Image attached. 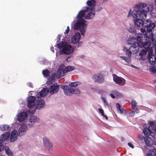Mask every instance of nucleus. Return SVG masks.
<instances>
[{"label": "nucleus", "mask_w": 156, "mask_h": 156, "mask_svg": "<svg viewBox=\"0 0 156 156\" xmlns=\"http://www.w3.org/2000/svg\"><path fill=\"white\" fill-rule=\"evenodd\" d=\"M123 50L125 51L126 55L128 56V57L127 58L125 56H120V57L122 59L125 60L127 63H129L131 61V55H130V56L128 54V49L126 47H123Z\"/></svg>", "instance_id": "nucleus-12"}, {"label": "nucleus", "mask_w": 156, "mask_h": 156, "mask_svg": "<svg viewBox=\"0 0 156 156\" xmlns=\"http://www.w3.org/2000/svg\"><path fill=\"white\" fill-rule=\"evenodd\" d=\"M98 110L99 112L101 114L102 116L104 115V111L102 109L100 108H99Z\"/></svg>", "instance_id": "nucleus-44"}, {"label": "nucleus", "mask_w": 156, "mask_h": 156, "mask_svg": "<svg viewBox=\"0 0 156 156\" xmlns=\"http://www.w3.org/2000/svg\"><path fill=\"white\" fill-rule=\"evenodd\" d=\"M155 54L156 55V49H155Z\"/></svg>", "instance_id": "nucleus-58"}, {"label": "nucleus", "mask_w": 156, "mask_h": 156, "mask_svg": "<svg viewBox=\"0 0 156 156\" xmlns=\"http://www.w3.org/2000/svg\"><path fill=\"white\" fill-rule=\"evenodd\" d=\"M10 135L9 132H6L3 134L0 137V151H3L5 148L4 146L2 143L9 139Z\"/></svg>", "instance_id": "nucleus-9"}, {"label": "nucleus", "mask_w": 156, "mask_h": 156, "mask_svg": "<svg viewBox=\"0 0 156 156\" xmlns=\"http://www.w3.org/2000/svg\"><path fill=\"white\" fill-rule=\"evenodd\" d=\"M27 114L26 113L23 112L19 113L17 117V119L20 122L23 121L27 118Z\"/></svg>", "instance_id": "nucleus-23"}, {"label": "nucleus", "mask_w": 156, "mask_h": 156, "mask_svg": "<svg viewBox=\"0 0 156 156\" xmlns=\"http://www.w3.org/2000/svg\"><path fill=\"white\" fill-rule=\"evenodd\" d=\"M49 92V90L48 88H44L39 93L40 96H37V98L39 99L42 97H44L48 95Z\"/></svg>", "instance_id": "nucleus-20"}, {"label": "nucleus", "mask_w": 156, "mask_h": 156, "mask_svg": "<svg viewBox=\"0 0 156 156\" xmlns=\"http://www.w3.org/2000/svg\"><path fill=\"white\" fill-rule=\"evenodd\" d=\"M42 73L45 77H47L49 76L50 72L48 69H46L43 70Z\"/></svg>", "instance_id": "nucleus-33"}, {"label": "nucleus", "mask_w": 156, "mask_h": 156, "mask_svg": "<svg viewBox=\"0 0 156 156\" xmlns=\"http://www.w3.org/2000/svg\"><path fill=\"white\" fill-rule=\"evenodd\" d=\"M92 79L96 83H101L104 81V75L100 73H97L93 75Z\"/></svg>", "instance_id": "nucleus-10"}, {"label": "nucleus", "mask_w": 156, "mask_h": 156, "mask_svg": "<svg viewBox=\"0 0 156 156\" xmlns=\"http://www.w3.org/2000/svg\"><path fill=\"white\" fill-rule=\"evenodd\" d=\"M129 15H130V14H129L128 15V17H129Z\"/></svg>", "instance_id": "nucleus-60"}, {"label": "nucleus", "mask_w": 156, "mask_h": 156, "mask_svg": "<svg viewBox=\"0 0 156 156\" xmlns=\"http://www.w3.org/2000/svg\"><path fill=\"white\" fill-rule=\"evenodd\" d=\"M37 104L36 106V108L40 109L43 108L45 105V102L44 100H40L37 101Z\"/></svg>", "instance_id": "nucleus-25"}, {"label": "nucleus", "mask_w": 156, "mask_h": 156, "mask_svg": "<svg viewBox=\"0 0 156 156\" xmlns=\"http://www.w3.org/2000/svg\"><path fill=\"white\" fill-rule=\"evenodd\" d=\"M129 114L131 116L133 115H135V112L133 111H132L130 112Z\"/></svg>", "instance_id": "nucleus-48"}, {"label": "nucleus", "mask_w": 156, "mask_h": 156, "mask_svg": "<svg viewBox=\"0 0 156 156\" xmlns=\"http://www.w3.org/2000/svg\"><path fill=\"white\" fill-rule=\"evenodd\" d=\"M59 85L51 86L49 88V92L51 94L57 93L59 90Z\"/></svg>", "instance_id": "nucleus-21"}, {"label": "nucleus", "mask_w": 156, "mask_h": 156, "mask_svg": "<svg viewBox=\"0 0 156 156\" xmlns=\"http://www.w3.org/2000/svg\"><path fill=\"white\" fill-rule=\"evenodd\" d=\"M78 82H73L69 84V86L71 87H74L77 86L78 85Z\"/></svg>", "instance_id": "nucleus-38"}, {"label": "nucleus", "mask_w": 156, "mask_h": 156, "mask_svg": "<svg viewBox=\"0 0 156 156\" xmlns=\"http://www.w3.org/2000/svg\"><path fill=\"white\" fill-rule=\"evenodd\" d=\"M104 105L106 106H108V102L106 101H105L104 102Z\"/></svg>", "instance_id": "nucleus-50"}, {"label": "nucleus", "mask_w": 156, "mask_h": 156, "mask_svg": "<svg viewBox=\"0 0 156 156\" xmlns=\"http://www.w3.org/2000/svg\"><path fill=\"white\" fill-rule=\"evenodd\" d=\"M118 111H119L121 114H124L125 115L126 114V110L123 108H121L120 110H119Z\"/></svg>", "instance_id": "nucleus-40"}, {"label": "nucleus", "mask_w": 156, "mask_h": 156, "mask_svg": "<svg viewBox=\"0 0 156 156\" xmlns=\"http://www.w3.org/2000/svg\"><path fill=\"white\" fill-rule=\"evenodd\" d=\"M135 112L136 113H138L139 112V110L138 109L136 108L135 110Z\"/></svg>", "instance_id": "nucleus-53"}, {"label": "nucleus", "mask_w": 156, "mask_h": 156, "mask_svg": "<svg viewBox=\"0 0 156 156\" xmlns=\"http://www.w3.org/2000/svg\"><path fill=\"white\" fill-rule=\"evenodd\" d=\"M154 124V122L152 121H150L149 122V124L150 125L149 128H151L153 130L155 131L156 130V127Z\"/></svg>", "instance_id": "nucleus-32"}, {"label": "nucleus", "mask_w": 156, "mask_h": 156, "mask_svg": "<svg viewBox=\"0 0 156 156\" xmlns=\"http://www.w3.org/2000/svg\"><path fill=\"white\" fill-rule=\"evenodd\" d=\"M39 119L35 116H31L29 122L28 124L29 127H31L35 123L38 122Z\"/></svg>", "instance_id": "nucleus-16"}, {"label": "nucleus", "mask_w": 156, "mask_h": 156, "mask_svg": "<svg viewBox=\"0 0 156 156\" xmlns=\"http://www.w3.org/2000/svg\"><path fill=\"white\" fill-rule=\"evenodd\" d=\"M116 107L118 110H120L121 108L120 105V104L118 103L116 104Z\"/></svg>", "instance_id": "nucleus-46"}, {"label": "nucleus", "mask_w": 156, "mask_h": 156, "mask_svg": "<svg viewBox=\"0 0 156 156\" xmlns=\"http://www.w3.org/2000/svg\"><path fill=\"white\" fill-rule=\"evenodd\" d=\"M113 80L116 83H120L122 82L121 78L119 76H117L116 78L114 77Z\"/></svg>", "instance_id": "nucleus-35"}, {"label": "nucleus", "mask_w": 156, "mask_h": 156, "mask_svg": "<svg viewBox=\"0 0 156 156\" xmlns=\"http://www.w3.org/2000/svg\"><path fill=\"white\" fill-rule=\"evenodd\" d=\"M147 58L151 64L154 65L155 64L156 61V56L153 55L151 51L148 52Z\"/></svg>", "instance_id": "nucleus-14"}, {"label": "nucleus", "mask_w": 156, "mask_h": 156, "mask_svg": "<svg viewBox=\"0 0 156 156\" xmlns=\"http://www.w3.org/2000/svg\"><path fill=\"white\" fill-rule=\"evenodd\" d=\"M51 50L52 51H53V52H54V47H52L51 48Z\"/></svg>", "instance_id": "nucleus-54"}, {"label": "nucleus", "mask_w": 156, "mask_h": 156, "mask_svg": "<svg viewBox=\"0 0 156 156\" xmlns=\"http://www.w3.org/2000/svg\"><path fill=\"white\" fill-rule=\"evenodd\" d=\"M150 71L153 74H156V67H153L150 69Z\"/></svg>", "instance_id": "nucleus-37"}, {"label": "nucleus", "mask_w": 156, "mask_h": 156, "mask_svg": "<svg viewBox=\"0 0 156 156\" xmlns=\"http://www.w3.org/2000/svg\"><path fill=\"white\" fill-rule=\"evenodd\" d=\"M60 41V36H58V38L57 40V42H59Z\"/></svg>", "instance_id": "nucleus-51"}, {"label": "nucleus", "mask_w": 156, "mask_h": 156, "mask_svg": "<svg viewBox=\"0 0 156 156\" xmlns=\"http://www.w3.org/2000/svg\"><path fill=\"white\" fill-rule=\"evenodd\" d=\"M85 21L84 19L78 20L77 22L74 24L73 27L75 30H80L81 34L83 35H84V34L85 31V29L84 28Z\"/></svg>", "instance_id": "nucleus-6"}, {"label": "nucleus", "mask_w": 156, "mask_h": 156, "mask_svg": "<svg viewBox=\"0 0 156 156\" xmlns=\"http://www.w3.org/2000/svg\"><path fill=\"white\" fill-rule=\"evenodd\" d=\"M137 9L133 10L131 15L134 18L138 17L145 19L147 16L149 8L145 3H140L136 5Z\"/></svg>", "instance_id": "nucleus-2"}, {"label": "nucleus", "mask_w": 156, "mask_h": 156, "mask_svg": "<svg viewBox=\"0 0 156 156\" xmlns=\"http://www.w3.org/2000/svg\"><path fill=\"white\" fill-rule=\"evenodd\" d=\"M144 39L143 35L141 34H139L136 36V38L133 37L129 38L127 41V43L128 44L133 45L138 44V42H142L144 40Z\"/></svg>", "instance_id": "nucleus-7"}, {"label": "nucleus", "mask_w": 156, "mask_h": 156, "mask_svg": "<svg viewBox=\"0 0 156 156\" xmlns=\"http://www.w3.org/2000/svg\"><path fill=\"white\" fill-rule=\"evenodd\" d=\"M78 46H79V44H78Z\"/></svg>", "instance_id": "nucleus-63"}, {"label": "nucleus", "mask_w": 156, "mask_h": 156, "mask_svg": "<svg viewBox=\"0 0 156 156\" xmlns=\"http://www.w3.org/2000/svg\"><path fill=\"white\" fill-rule=\"evenodd\" d=\"M153 82L155 83H156V79L153 80Z\"/></svg>", "instance_id": "nucleus-56"}, {"label": "nucleus", "mask_w": 156, "mask_h": 156, "mask_svg": "<svg viewBox=\"0 0 156 156\" xmlns=\"http://www.w3.org/2000/svg\"><path fill=\"white\" fill-rule=\"evenodd\" d=\"M66 73L64 72V69H63V67L62 66H60L57 72V73L58 74L59 76H62V74H64Z\"/></svg>", "instance_id": "nucleus-31"}, {"label": "nucleus", "mask_w": 156, "mask_h": 156, "mask_svg": "<svg viewBox=\"0 0 156 156\" xmlns=\"http://www.w3.org/2000/svg\"><path fill=\"white\" fill-rule=\"evenodd\" d=\"M143 132L145 135H147V136L148 135L151 136L154 139V133L151 131L149 128H144L143 130Z\"/></svg>", "instance_id": "nucleus-18"}, {"label": "nucleus", "mask_w": 156, "mask_h": 156, "mask_svg": "<svg viewBox=\"0 0 156 156\" xmlns=\"http://www.w3.org/2000/svg\"><path fill=\"white\" fill-rule=\"evenodd\" d=\"M141 19L139 18H136L134 21V24L137 27H140L144 25V20L142 18Z\"/></svg>", "instance_id": "nucleus-22"}, {"label": "nucleus", "mask_w": 156, "mask_h": 156, "mask_svg": "<svg viewBox=\"0 0 156 156\" xmlns=\"http://www.w3.org/2000/svg\"><path fill=\"white\" fill-rule=\"evenodd\" d=\"M144 140L147 146H150L153 144V140L150 136H146Z\"/></svg>", "instance_id": "nucleus-27"}, {"label": "nucleus", "mask_w": 156, "mask_h": 156, "mask_svg": "<svg viewBox=\"0 0 156 156\" xmlns=\"http://www.w3.org/2000/svg\"><path fill=\"white\" fill-rule=\"evenodd\" d=\"M112 93L113 94L111 93L110 94V96L113 98H115V95L117 97L120 96L121 95L120 93L117 91L115 90L112 91Z\"/></svg>", "instance_id": "nucleus-30"}, {"label": "nucleus", "mask_w": 156, "mask_h": 156, "mask_svg": "<svg viewBox=\"0 0 156 156\" xmlns=\"http://www.w3.org/2000/svg\"><path fill=\"white\" fill-rule=\"evenodd\" d=\"M1 156H4V155H2Z\"/></svg>", "instance_id": "nucleus-64"}, {"label": "nucleus", "mask_w": 156, "mask_h": 156, "mask_svg": "<svg viewBox=\"0 0 156 156\" xmlns=\"http://www.w3.org/2000/svg\"><path fill=\"white\" fill-rule=\"evenodd\" d=\"M9 127V125H2L0 126V129L2 131H5L7 130Z\"/></svg>", "instance_id": "nucleus-36"}, {"label": "nucleus", "mask_w": 156, "mask_h": 156, "mask_svg": "<svg viewBox=\"0 0 156 156\" xmlns=\"http://www.w3.org/2000/svg\"><path fill=\"white\" fill-rule=\"evenodd\" d=\"M35 112V111H34V112H32V113L31 112H30V114H33ZM29 113H30V112H29Z\"/></svg>", "instance_id": "nucleus-57"}, {"label": "nucleus", "mask_w": 156, "mask_h": 156, "mask_svg": "<svg viewBox=\"0 0 156 156\" xmlns=\"http://www.w3.org/2000/svg\"><path fill=\"white\" fill-rule=\"evenodd\" d=\"M36 97L34 96H29L27 98V106L29 108H31L35 105Z\"/></svg>", "instance_id": "nucleus-11"}, {"label": "nucleus", "mask_w": 156, "mask_h": 156, "mask_svg": "<svg viewBox=\"0 0 156 156\" xmlns=\"http://www.w3.org/2000/svg\"><path fill=\"white\" fill-rule=\"evenodd\" d=\"M5 150L6 153L8 156H13V153L8 147L5 148Z\"/></svg>", "instance_id": "nucleus-34"}, {"label": "nucleus", "mask_w": 156, "mask_h": 156, "mask_svg": "<svg viewBox=\"0 0 156 156\" xmlns=\"http://www.w3.org/2000/svg\"><path fill=\"white\" fill-rule=\"evenodd\" d=\"M69 31V26H67V29L65 30L64 33L65 34H68Z\"/></svg>", "instance_id": "nucleus-45"}, {"label": "nucleus", "mask_w": 156, "mask_h": 156, "mask_svg": "<svg viewBox=\"0 0 156 156\" xmlns=\"http://www.w3.org/2000/svg\"><path fill=\"white\" fill-rule=\"evenodd\" d=\"M17 131L16 130H14L12 132L11 134L10 140L11 142H14L17 139Z\"/></svg>", "instance_id": "nucleus-24"}, {"label": "nucleus", "mask_w": 156, "mask_h": 156, "mask_svg": "<svg viewBox=\"0 0 156 156\" xmlns=\"http://www.w3.org/2000/svg\"><path fill=\"white\" fill-rule=\"evenodd\" d=\"M37 104L36 106V108L40 109L43 108L45 105V102L44 100H40L37 101Z\"/></svg>", "instance_id": "nucleus-26"}, {"label": "nucleus", "mask_w": 156, "mask_h": 156, "mask_svg": "<svg viewBox=\"0 0 156 156\" xmlns=\"http://www.w3.org/2000/svg\"><path fill=\"white\" fill-rule=\"evenodd\" d=\"M62 88L65 94L68 96H70L73 94V88H71L66 86H63L62 87Z\"/></svg>", "instance_id": "nucleus-13"}, {"label": "nucleus", "mask_w": 156, "mask_h": 156, "mask_svg": "<svg viewBox=\"0 0 156 156\" xmlns=\"http://www.w3.org/2000/svg\"><path fill=\"white\" fill-rule=\"evenodd\" d=\"M145 26L147 30L142 28H140V31L143 34V36L145 39H147L149 41L152 43H155V38L152 32V30L155 27L154 23L148 19L144 21Z\"/></svg>", "instance_id": "nucleus-1"}, {"label": "nucleus", "mask_w": 156, "mask_h": 156, "mask_svg": "<svg viewBox=\"0 0 156 156\" xmlns=\"http://www.w3.org/2000/svg\"><path fill=\"white\" fill-rule=\"evenodd\" d=\"M152 43L148 41L147 39H144V40L142 41V43H140V47L144 48V49H142L139 52V54L140 56H143L145 55L148 51L150 50L151 48L150 46L151 43Z\"/></svg>", "instance_id": "nucleus-5"}, {"label": "nucleus", "mask_w": 156, "mask_h": 156, "mask_svg": "<svg viewBox=\"0 0 156 156\" xmlns=\"http://www.w3.org/2000/svg\"><path fill=\"white\" fill-rule=\"evenodd\" d=\"M95 0H89L87 1V3L88 6L86 7V9L88 10V11L90 10V12L85 17V18L87 20H90L93 18L95 14V11L94 10L95 4Z\"/></svg>", "instance_id": "nucleus-3"}, {"label": "nucleus", "mask_w": 156, "mask_h": 156, "mask_svg": "<svg viewBox=\"0 0 156 156\" xmlns=\"http://www.w3.org/2000/svg\"><path fill=\"white\" fill-rule=\"evenodd\" d=\"M132 107L133 109H134L136 106V101L132 100Z\"/></svg>", "instance_id": "nucleus-43"}, {"label": "nucleus", "mask_w": 156, "mask_h": 156, "mask_svg": "<svg viewBox=\"0 0 156 156\" xmlns=\"http://www.w3.org/2000/svg\"><path fill=\"white\" fill-rule=\"evenodd\" d=\"M130 11H131V9H130V11H129V12H130Z\"/></svg>", "instance_id": "nucleus-61"}, {"label": "nucleus", "mask_w": 156, "mask_h": 156, "mask_svg": "<svg viewBox=\"0 0 156 156\" xmlns=\"http://www.w3.org/2000/svg\"><path fill=\"white\" fill-rule=\"evenodd\" d=\"M88 11V10H87L86 8L83 10H81L77 15V18L78 19H79V20H81L82 19H82V18L84 16L85 14V13Z\"/></svg>", "instance_id": "nucleus-28"}, {"label": "nucleus", "mask_w": 156, "mask_h": 156, "mask_svg": "<svg viewBox=\"0 0 156 156\" xmlns=\"http://www.w3.org/2000/svg\"><path fill=\"white\" fill-rule=\"evenodd\" d=\"M130 33H135L136 32V30L133 27H131L128 29Z\"/></svg>", "instance_id": "nucleus-42"}, {"label": "nucleus", "mask_w": 156, "mask_h": 156, "mask_svg": "<svg viewBox=\"0 0 156 156\" xmlns=\"http://www.w3.org/2000/svg\"><path fill=\"white\" fill-rule=\"evenodd\" d=\"M142 60H144V58H143V59H142Z\"/></svg>", "instance_id": "nucleus-62"}, {"label": "nucleus", "mask_w": 156, "mask_h": 156, "mask_svg": "<svg viewBox=\"0 0 156 156\" xmlns=\"http://www.w3.org/2000/svg\"><path fill=\"white\" fill-rule=\"evenodd\" d=\"M140 43H142V42H138V44L135 45H133L131 46L129 49H128V54L130 55L137 53L139 51V47H140Z\"/></svg>", "instance_id": "nucleus-8"}, {"label": "nucleus", "mask_w": 156, "mask_h": 156, "mask_svg": "<svg viewBox=\"0 0 156 156\" xmlns=\"http://www.w3.org/2000/svg\"><path fill=\"white\" fill-rule=\"evenodd\" d=\"M28 86L31 88H33V85L32 83H28Z\"/></svg>", "instance_id": "nucleus-49"}, {"label": "nucleus", "mask_w": 156, "mask_h": 156, "mask_svg": "<svg viewBox=\"0 0 156 156\" xmlns=\"http://www.w3.org/2000/svg\"><path fill=\"white\" fill-rule=\"evenodd\" d=\"M73 94H78L80 93V91L79 89L75 88V89H73Z\"/></svg>", "instance_id": "nucleus-41"}, {"label": "nucleus", "mask_w": 156, "mask_h": 156, "mask_svg": "<svg viewBox=\"0 0 156 156\" xmlns=\"http://www.w3.org/2000/svg\"><path fill=\"white\" fill-rule=\"evenodd\" d=\"M75 69V67L73 66H68L65 68L64 69V72L66 73L73 71Z\"/></svg>", "instance_id": "nucleus-29"}, {"label": "nucleus", "mask_w": 156, "mask_h": 156, "mask_svg": "<svg viewBox=\"0 0 156 156\" xmlns=\"http://www.w3.org/2000/svg\"><path fill=\"white\" fill-rule=\"evenodd\" d=\"M156 0H155V4L156 5Z\"/></svg>", "instance_id": "nucleus-59"}, {"label": "nucleus", "mask_w": 156, "mask_h": 156, "mask_svg": "<svg viewBox=\"0 0 156 156\" xmlns=\"http://www.w3.org/2000/svg\"><path fill=\"white\" fill-rule=\"evenodd\" d=\"M156 153L153 151H151L149 152L147 154V156H156Z\"/></svg>", "instance_id": "nucleus-39"}, {"label": "nucleus", "mask_w": 156, "mask_h": 156, "mask_svg": "<svg viewBox=\"0 0 156 156\" xmlns=\"http://www.w3.org/2000/svg\"><path fill=\"white\" fill-rule=\"evenodd\" d=\"M81 37L80 33H77L75 34L71 39V42L72 43L75 44L77 43L80 40Z\"/></svg>", "instance_id": "nucleus-19"}, {"label": "nucleus", "mask_w": 156, "mask_h": 156, "mask_svg": "<svg viewBox=\"0 0 156 156\" xmlns=\"http://www.w3.org/2000/svg\"><path fill=\"white\" fill-rule=\"evenodd\" d=\"M102 116L104 117L106 119V120H108V118L107 116H106L104 114V115H103Z\"/></svg>", "instance_id": "nucleus-52"}, {"label": "nucleus", "mask_w": 156, "mask_h": 156, "mask_svg": "<svg viewBox=\"0 0 156 156\" xmlns=\"http://www.w3.org/2000/svg\"><path fill=\"white\" fill-rule=\"evenodd\" d=\"M128 145L130 147H131L132 148H133L134 147V146L131 143H129L128 144Z\"/></svg>", "instance_id": "nucleus-47"}, {"label": "nucleus", "mask_w": 156, "mask_h": 156, "mask_svg": "<svg viewBox=\"0 0 156 156\" xmlns=\"http://www.w3.org/2000/svg\"><path fill=\"white\" fill-rule=\"evenodd\" d=\"M102 99L103 101L104 102L106 101L105 98H102Z\"/></svg>", "instance_id": "nucleus-55"}, {"label": "nucleus", "mask_w": 156, "mask_h": 156, "mask_svg": "<svg viewBox=\"0 0 156 156\" xmlns=\"http://www.w3.org/2000/svg\"><path fill=\"white\" fill-rule=\"evenodd\" d=\"M43 144L44 146L48 150H52L53 149L52 145L48 139L46 137L43 139Z\"/></svg>", "instance_id": "nucleus-15"}, {"label": "nucleus", "mask_w": 156, "mask_h": 156, "mask_svg": "<svg viewBox=\"0 0 156 156\" xmlns=\"http://www.w3.org/2000/svg\"><path fill=\"white\" fill-rule=\"evenodd\" d=\"M58 48L62 49L60 51L59 54L64 53L68 55L72 53L73 49L71 45H68L65 42H61L57 44Z\"/></svg>", "instance_id": "nucleus-4"}, {"label": "nucleus", "mask_w": 156, "mask_h": 156, "mask_svg": "<svg viewBox=\"0 0 156 156\" xmlns=\"http://www.w3.org/2000/svg\"><path fill=\"white\" fill-rule=\"evenodd\" d=\"M27 129V126L26 125L23 124L21 125L19 129L18 135L20 136H21L24 135Z\"/></svg>", "instance_id": "nucleus-17"}]
</instances>
